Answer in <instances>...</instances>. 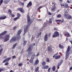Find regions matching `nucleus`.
Returning <instances> with one entry per match:
<instances>
[{"mask_svg": "<svg viewBox=\"0 0 72 72\" xmlns=\"http://www.w3.org/2000/svg\"><path fill=\"white\" fill-rule=\"evenodd\" d=\"M61 20H56V22H61Z\"/></svg>", "mask_w": 72, "mask_h": 72, "instance_id": "obj_42", "label": "nucleus"}, {"mask_svg": "<svg viewBox=\"0 0 72 72\" xmlns=\"http://www.w3.org/2000/svg\"><path fill=\"white\" fill-rule=\"evenodd\" d=\"M18 66H19V67H21V66H22V63L19 64H18Z\"/></svg>", "mask_w": 72, "mask_h": 72, "instance_id": "obj_41", "label": "nucleus"}, {"mask_svg": "<svg viewBox=\"0 0 72 72\" xmlns=\"http://www.w3.org/2000/svg\"><path fill=\"white\" fill-rule=\"evenodd\" d=\"M72 17L70 15H68V16H67L66 19H71Z\"/></svg>", "mask_w": 72, "mask_h": 72, "instance_id": "obj_19", "label": "nucleus"}, {"mask_svg": "<svg viewBox=\"0 0 72 72\" xmlns=\"http://www.w3.org/2000/svg\"><path fill=\"white\" fill-rule=\"evenodd\" d=\"M22 32V29H21L20 30H19L17 32V35H19L21 33V32Z\"/></svg>", "mask_w": 72, "mask_h": 72, "instance_id": "obj_17", "label": "nucleus"}, {"mask_svg": "<svg viewBox=\"0 0 72 72\" xmlns=\"http://www.w3.org/2000/svg\"><path fill=\"white\" fill-rule=\"evenodd\" d=\"M61 6H63L64 8H68V4H61Z\"/></svg>", "mask_w": 72, "mask_h": 72, "instance_id": "obj_8", "label": "nucleus"}, {"mask_svg": "<svg viewBox=\"0 0 72 72\" xmlns=\"http://www.w3.org/2000/svg\"><path fill=\"white\" fill-rule=\"evenodd\" d=\"M3 48H1L0 50V55H1V54H2V52H3Z\"/></svg>", "mask_w": 72, "mask_h": 72, "instance_id": "obj_27", "label": "nucleus"}, {"mask_svg": "<svg viewBox=\"0 0 72 72\" xmlns=\"http://www.w3.org/2000/svg\"><path fill=\"white\" fill-rule=\"evenodd\" d=\"M48 14L49 15H51V13L50 12H48Z\"/></svg>", "mask_w": 72, "mask_h": 72, "instance_id": "obj_58", "label": "nucleus"}, {"mask_svg": "<svg viewBox=\"0 0 72 72\" xmlns=\"http://www.w3.org/2000/svg\"><path fill=\"white\" fill-rule=\"evenodd\" d=\"M72 70V67L69 68V71H71Z\"/></svg>", "mask_w": 72, "mask_h": 72, "instance_id": "obj_55", "label": "nucleus"}, {"mask_svg": "<svg viewBox=\"0 0 72 72\" xmlns=\"http://www.w3.org/2000/svg\"><path fill=\"white\" fill-rule=\"evenodd\" d=\"M37 34H38V36H40V35L41 34V32H40L39 33H38Z\"/></svg>", "mask_w": 72, "mask_h": 72, "instance_id": "obj_46", "label": "nucleus"}, {"mask_svg": "<svg viewBox=\"0 0 72 72\" xmlns=\"http://www.w3.org/2000/svg\"><path fill=\"white\" fill-rule=\"evenodd\" d=\"M28 36H31V35H30V34L28 33Z\"/></svg>", "mask_w": 72, "mask_h": 72, "instance_id": "obj_59", "label": "nucleus"}, {"mask_svg": "<svg viewBox=\"0 0 72 72\" xmlns=\"http://www.w3.org/2000/svg\"><path fill=\"white\" fill-rule=\"evenodd\" d=\"M17 17H18L19 19V17H21V15H20V14H19V13H18L17 14Z\"/></svg>", "mask_w": 72, "mask_h": 72, "instance_id": "obj_31", "label": "nucleus"}, {"mask_svg": "<svg viewBox=\"0 0 72 72\" xmlns=\"http://www.w3.org/2000/svg\"><path fill=\"white\" fill-rule=\"evenodd\" d=\"M18 10L19 11H20L21 12V13H24V10L23 9V8H19L18 9Z\"/></svg>", "mask_w": 72, "mask_h": 72, "instance_id": "obj_11", "label": "nucleus"}, {"mask_svg": "<svg viewBox=\"0 0 72 72\" xmlns=\"http://www.w3.org/2000/svg\"><path fill=\"white\" fill-rule=\"evenodd\" d=\"M4 66H8L9 65V63L8 62H6L4 64Z\"/></svg>", "mask_w": 72, "mask_h": 72, "instance_id": "obj_33", "label": "nucleus"}, {"mask_svg": "<svg viewBox=\"0 0 72 72\" xmlns=\"http://www.w3.org/2000/svg\"><path fill=\"white\" fill-rule=\"evenodd\" d=\"M20 39H21V37H14L10 40V43H13V42H15L17 40H19Z\"/></svg>", "mask_w": 72, "mask_h": 72, "instance_id": "obj_2", "label": "nucleus"}, {"mask_svg": "<svg viewBox=\"0 0 72 72\" xmlns=\"http://www.w3.org/2000/svg\"><path fill=\"white\" fill-rule=\"evenodd\" d=\"M42 64L43 65H45L46 64V62H45V61H43L42 62Z\"/></svg>", "mask_w": 72, "mask_h": 72, "instance_id": "obj_35", "label": "nucleus"}, {"mask_svg": "<svg viewBox=\"0 0 72 72\" xmlns=\"http://www.w3.org/2000/svg\"><path fill=\"white\" fill-rule=\"evenodd\" d=\"M17 28V27L15 26L14 28V30H15Z\"/></svg>", "mask_w": 72, "mask_h": 72, "instance_id": "obj_57", "label": "nucleus"}, {"mask_svg": "<svg viewBox=\"0 0 72 72\" xmlns=\"http://www.w3.org/2000/svg\"><path fill=\"white\" fill-rule=\"evenodd\" d=\"M27 41L26 40H25L24 41V43H23L24 46H25V45H26V44H27Z\"/></svg>", "mask_w": 72, "mask_h": 72, "instance_id": "obj_25", "label": "nucleus"}, {"mask_svg": "<svg viewBox=\"0 0 72 72\" xmlns=\"http://www.w3.org/2000/svg\"><path fill=\"white\" fill-rule=\"evenodd\" d=\"M58 46L59 48H61V49H63V48H64L63 45H61V44H60Z\"/></svg>", "mask_w": 72, "mask_h": 72, "instance_id": "obj_23", "label": "nucleus"}, {"mask_svg": "<svg viewBox=\"0 0 72 72\" xmlns=\"http://www.w3.org/2000/svg\"><path fill=\"white\" fill-rule=\"evenodd\" d=\"M6 58V56H4V57H3V59H5Z\"/></svg>", "mask_w": 72, "mask_h": 72, "instance_id": "obj_53", "label": "nucleus"}, {"mask_svg": "<svg viewBox=\"0 0 72 72\" xmlns=\"http://www.w3.org/2000/svg\"><path fill=\"white\" fill-rule=\"evenodd\" d=\"M68 58V57L67 56H66L65 60H67V59Z\"/></svg>", "mask_w": 72, "mask_h": 72, "instance_id": "obj_50", "label": "nucleus"}, {"mask_svg": "<svg viewBox=\"0 0 72 72\" xmlns=\"http://www.w3.org/2000/svg\"><path fill=\"white\" fill-rule=\"evenodd\" d=\"M70 50V46H68V49L66 51V53L67 54H68V53L69 51Z\"/></svg>", "mask_w": 72, "mask_h": 72, "instance_id": "obj_15", "label": "nucleus"}, {"mask_svg": "<svg viewBox=\"0 0 72 72\" xmlns=\"http://www.w3.org/2000/svg\"><path fill=\"white\" fill-rule=\"evenodd\" d=\"M11 57H8L7 58H6L3 61L2 63H5V62H7L9 61V60H10V59H11Z\"/></svg>", "mask_w": 72, "mask_h": 72, "instance_id": "obj_6", "label": "nucleus"}, {"mask_svg": "<svg viewBox=\"0 0 72 72\" xmlns=\"http://www.w3.org/2000/svg\"><path fill=\"white\" fill-rule=\"evenodd\" d=\"M39 55V52H38V53H37V54L36 55V57H38Z\"/></svg>", "mask_w": 72, "mask_h": 72, "instance_id": "obj_54", "label": "nucleus"}, {"mask_svg": "<svg viewBox=\"0 0 72 72\" xmlns=\"http://www.w3.org/2000/svg\"><path fill=\"white\" fill-rule=\"evenodd\" d=\"M3 35H4V34L3 33L0 34V36H3Z\"/></svg>", "mask_w": 72, "mask_h": 72, "instance_id": "obj_47", "label": "nucleus"}, {"mask_svg": "<svg viewBox=\"0 0 72 72\" xmlns=\"http://www.w3.org/2000/svg\"><path fill=\"white\" fill-rule=\"evenodd\" d=\"M63 60H61V62H60V63H63Z\"/></svg>", "mask_w": 72, "mask_h": 72, "instance_id": "obj_52", "label": "nucleus"}, {"mask_svg": "<svg viewBox=\"0 0 72 72\" xmlns=\"http://www.w3.org/2000/svg\"><path fill=\"white\" fill-rule=\"evenodd\" d=\"M9 1L10 0H4V3L5 4H7Z\"/></svg>", "mask_w": 72, "mask_h": 72, "instance_id": "obj_20", "label": "nucleus"}, {"mask_svg": "<svg viewBox=\"0 0 72 72\" xmlns=\"http://www.w3.org/2000/svg\"><path fill=\"white\" fill-rule=\"evenodd\" d=\"M57 69H59V66H57Z\"/></svg>", "mask_w": 72, "mask_h": 72, "instance_id": "obj_62", "label": "nucleus"}, {"mask_svg": "<svg viewBox=\"0 0 72 72\" xmlns=\"http://www.w3.org/2000/svg\"><path fill=\"white\" fill-rule=\"evenodd\" d=\"M10 72H14V71H13L12 70H11Z\"/></svg>", "mask_w": 72, "mask_h": 72, "instance_id": "obj_63", "label": "nucleus"}, {"mask_svg": "<svg viewBox=\"0 0 72 72\" xmlns=\"http://www.w3.org/2000/svg\"><path fill=\"white\" fill-rule=\"evenodd\" d=\"M7 33V31H4L3 32H2L3 33V34L4 35H5V34H6Z\"/></svg>", "mask_w": 72, "mask_h": 72, "instance_id": "obj_37", "label": "nucleus"}, {"mask_svg": "<svg viewBox=\"0 0 72 72\" xmlns=\"http://www.w3.org/2000/svg\"><path fill=\"white\" fill-rule=\"evenodd\" d=\"M50 69H51V68H49L48 69V72H50Z\"/></svg>", "mask_w": 72, "mask_h": 72, "instance_id": "obj_51", "label": "nucleus"}, {"mask_svg": "<svg viewBox=\"0 0 72 72\" xmlns=\"http://www.w3.org/2000/svg\"><path fill=\"white\" fill-rule=\"evenodd\" d=\"M39 67H37L36 68L35 70V71L36 72H37V71H39Z\"/></svg>", "mask_w": 72, "mask_h": 72, "instance_id": "obj_32", "label": "nucleus"}, {"mask_svg": "<svg viewBox=\"0 0 72 72\" xmlns=\"http://www.w3.org/2000/svg\"><path fill=\"white\" fill-rule=\"evenodd\" d=\"M47 50H48V51L50 53V52H52L53 49H52V48H51V47L48 46L47 48Z\"/></svg>", "mask_w": 72, "mask_h": 72, "instance_id": "obj_7", "label": "nucleus"}, {"mask_svg": "<svg viewBox=\"0 0 72 72\" xmlns=\"http://www.w3.org/2000/svg\"><path fill=\"white\" fill-rule=\"evenodd\" d=\"M8 12L10 13V14H12V12H11V10H8Z\"/></svg>", "mask_w": 72, "mask_h": 72, "instance_id": "obj_43", "label": "nucleus"}, {"mask_svg": "<svg viewBox=\"0 0 72 72\" xmlns=\"http://www.w3.org/2000/svg\"><path fill=\"white\" fill-rule=\"evenodd\" d=\"M62 64V63H61L59 62L58 63V64L57 66H58V67H59V66H60V65Z\"/></svg>", "mask_w": 72, "mask_h": 72, "instance_id": "obj_30", "label": "nucleus"}, {"mask_svg": "<svg viewBox=\"0 0 72 72\" xmlns=\"http://www.w3.org/2000/svg\"><path fill=\"white\" fill-rule=\"evenodd\" d=\"M30 69H31V70H33V68L32 66H31L30 67Z\"/></svg>", "mask_w": 72, "mask_h": 72, "instance_id": "obj_48", "label": "nucleus"}, {"mask_svg": "<svg viewBox=\"0 0 72 72\" xmlns=\"http://www.w3.org/2000/svg\"><path fill=\"white\" fill-rule=\"evenodd\" d=\"M34 57H35V55L34 54L32 55V57H31L30 60H29V62L33 64V59H34Z\"/></svg>", "mask_w": 72, "mask_h": 72, "instance_id": "obj_4", "label": "nucleus"}, {"mask_svg": "<svg viewBox=\"0 0 72 72\" xmlns=\"http://www.w3.org/2000/svg\"><path fill=\"white\" fill-rule=\"evenodd\" d=\"M64 19H62V22H64Z\"/></svg>", "mask_w": 72, "mask_h": 72, "instance_id": "obj_60", "label": "nucleus"}, {"mask_svg": "<svg viewBox=\"0 0 72 72\" xmlns=\"http://www.w3.org/2000/svg\"><path fill=\"white\" fill-rule=\"evenodd\" d=\"M55 5H54L53 6H52V8H51V10L53 12H54V11H55Z\"/></svg>", "mask_w": 72, "mask_h": 72, "instance_id": "obj_16", "label": "nucleus"}, {"mask_svg": "<svg viewBox=\"0 0 72 72\" xmlns=\"http://www.w3.org/2000/svg\"><path fill=\"white\" fill-rule=\"evenodd\" d=\"M54 29L55 30H57V28H54Z\"/></svg>", "mask_w": 72, "mask_h": 72, "instance_id": "obj_64", "label": "nucleus"}, {"mask_svg": "<svg viewBox=\"0 0 72 72\" xmlns=\"http://www.w3.org/2000/svg\"><path fill=\"white\" fill-rule=\"evenodd\" d=\"M6 16L4 15L0 17V19L1 20L2 19H6Z\"/></svg>", "mask_w": 72, "mask_h": 72, "instance_id": "obj_12", "label": "nucleus"}, {"mask_svg": "<svg viewBox=\"0 0 72 72\" xmlns=\"http://www.w3.org/2000/svg\"><path fill=\"white\" fill-rule=\"evenodd\" d=\"M3 0H1L0 1V5H1L2 4H3Z\"/></svg>", "mask_w": 72, "mask_h": 72, "instance_id": "obj_39", "label": "nucleus"}, {"mask_svg": "<svg viewBox=\"0 0 72 72\" xmlns=\"http://www.w3.org/2000/svg\"><path fill=\"white\" fill-rule=\"evenodd\" d=\"M53 18L52 17L50 18L49 21V23H51V24L53 22H52V21H53Z\"/></svg>", "mask_w": 72, "mask_h": 72, "instance_id": "obj_18", "label": "nucleus"}, {"mask_svg": "<svg viewBox=\"0 0 72 72\" xmlns=\"http://www.w3.org/2000/svg\"><path fill=\"white\" fill-rule=\"evenodd\" d=\"M9 40V36H5L4 38V42H6L8 40Z\"/></svg>", "mask_w": 72, "mask_h": 72, "instance_id": "obj_5", "label": "nucleus"}, {"mask_svg": "<svg viewBox=\"0 0 72 72\" xmlns=\"http://www.w3.org/2000/svg\"><path fill=\"white\" fill-rule=\"evenodd\" d=\"M27 51H28V52H31V51H32V48L31 47V46L29 47Z\"/></svg>", "mask_w": 72, "mask_h": 72, "instance_id": "obj_13", "label": "nucleus"}, {"mask_svg": "<svg viewBox=\"0 0 72 72\" xmlns=\"http://www.w3.org/2000/svg\"><path fill=\"white\" fill-rule=\"evenodd\" d=\"M58 53H57L55 54L53 56V58H55V59H59L61 57L60 55H58Z\"/></svg>", "mask_w": 72, "mask_h": 72, "instance_id": "obj_3", "label": "nucleus"}, {"mask_svg": "<svg viewBox=\"0 0 72 72\" xmlns=\"http://www.w3.org/2000/svg\"><path fill=\"white\" fill-rule=\"evenodd\" d=\"M31 5H32V3H31V2H30L27 5V7L29 8L30 6H31Z\"/></svg>", "mask_w": 72, "mask_h": 72, "instance_id": "obj_21", "label": "nucleus"}, {"mask_svg": "<svg viewBox=\"0 0 72 72\" xmlns=\"http://www.w3.org/2000/svg\"><path fill=\"white\" fill-rule=\"evenodd\" d=\"M5 71V68H3V69L0 68V72H1V71Z\"/></svg>", "mask_w": 72, "mask_h": 72, "instance_id": "obj_26", "label": "nucleus"}, {"mask_svg": "<svg viewBox=\"0 0 72 72\" xmlns=\"http://www.w3.org/2000/svg\"><path fill=\"white\" fill-rule=\"evenodd\" d=\"M19 19V17H17L14 18V21H16V20H17V19Z\"/></svg>", "mask_w": 72, "mask_h": 72, "instance_id": "obj_36", "label": "nucleus"}, {"mask_svg": "<svg viewBox=\"0 0 72 72\" xmlns=\"http://www.w3.org/2000/svg\"><path fill=\"white\" fill-rule=\"evenodd\" d=\"M64 17H65V18H66L67 19V17L68 16V15H67L66 14H64Z\"/></svg>", "mask_w": 72, "mask_h": 72, "instance_id": "obj_29", "label": "nucleus"}, {"mask_svg": "<svg viewBox=\"0 0 72 72\" xmlns=\"http://www.w3.org/2000/svg\"><path fill=\"white\" fill-rule=\"evenodd\" d=\"M17 43H16L14 45H13V47L12 48V49H14L15 48V47L17 46Z\"/></svg>", "mask_w": 72, "mask_h": 72, "instance_id": "obj_24", "label": "nucleus"}, {"mask_svg": "<svg viewBox=\"0 0 72 72\" xmlns=\"http://www.w3.org/2000/svg\"><path fill=\"white\" fill-rule=\"evenodd\" d=\"M12 57L13 58V59H14V58H15V56H12Z\"/></svg>", "mask_w": 72, "mask_h": 72, "instance_id": "obj_56", "label": "nucleus"}, {"mask_svg": "<svg viewBox=\"0 0 72 72\" xmlns=\"http://www.w3.org/2000/svg\"><path fill=\"white\" fill-rule=\"evenodd\" d=\"M39 63V60H35V63H34V65H37Z\"/></svg>", "mask_w": 72, "mask_h": 72, "instance_id": "obj_14", "label": "nucleus"}, {"mask_svg": "<svg viewBox=\"0 0 72 72\" xmlns=\"http://www.w3.org/2000/svg\"><path fill=\"white\" fill-rule=\"evenodd\" d=\"M61 15L60 14H59L57 15V18H60L61 17Z\"/></svg>", "mask_w": 72, "mask_h": 72, "instance_id": "obj_38", "label": "nucleus"}, {"mask_svg": "<svg viewBox=\"0 0 72 72\" xmlns=\"http://www.w3.org/2000/svg\"><path fill=\"white\" fill-rule=\"evenodd\" d=\"M42 8V6H40V7H39L37 9V10H40V9H41V8Z\"/></svg>", "mask_w": 72, "mask_h": 72, "instance_id": "obj_45", "label": "nucleus"}, {"mask_svg": "<svg viewBox=\"0 0 72 72\" xmlns=\"http://www.w3.org/2000/svg\"><path fill=\"white\" fill-rule=\"evenodd\" d=\"M66 35L67 36H71L70 35V34H69V33L67 32L66 33Z\"/></svg>", "mask_w": 72, "mask_h": 72, "instance_id": "obj_40", "label": "nucleus"}, {"mask_svg": "<svg viewBox=\"0 0 72 72\" xmlns=\"http://www.w3.org/2000/svg\"><path fill=\"white\" fill-rule=\"evenodd\" d=\"M49 68V66L43 65L42 66V69H48Z\"/></svg>", "mask_w": 72, "mask_h": 72, "instance_id": "obj_10", "label": "nucleus"}, {"mask_svg": "<svg viewBox=\"0 0 72 72\" xmlns=\"http://www.w3.org/2000/svg\"><path fill=\"white\" fill-rule=\"evenodd\" d=\"M46 61L47 62H50V60H49V58H46Z\"/></svg>", "mask_w": 72, "mask_h": 72, "instance_id": "obj_34", "label": "nucleus"}, {"mask_svg": "<svg viewBox=\"0 0 72 72\" xmlns=\"http://www.w3.org/2000/svg\"><path fill=\"white\" fill-rule=\"evenodd\" d=\"M52 69L53 71H55V66H54L52 68Z\"/></svg>", "mask_w": 72, "mask_h": 72, "instance_id": "obj_28", "label": "nucleus"}, {"mask_svg": "<svg viewBox=\"0 0 72 72\" xmlns=\"http://www.w3.org/2000/svg\"><path fill=\"white\" fill-rule=\"evenodd\" d=\"M50 35H51V33H49L48 34V36H50Z\"/></svg>", "mask_w": 72, "mask_h": 72, "instance_id": "obj_61", "label": "nucleus"}, {"mask_svg": "<svg viewBox=\"0 0 72 72\" xmlns=\"http://www.w3.org/2000/svg\"><path fill=\"white\" fill-rule=\"evenodd\" d=\"M66 2L67 3H71V2L69 1V0H68Z\"/></svg>", "mask_w": 72, "mask_h": 72, "instance_id": "obj_49", "label": "nucleus"}, {"mask_svg": "<svg viewBox=\"0 0 72 72\" xmlns=\"http://www.w3.org/2000/svg\"><path fill=\"white\" fill-rule=\"evenodd\" d=\"M59 33L57 32H55L54 34L52 36H59Z\"/></svg>", "mask_w": 72, "mask_h": 72, "instance_id": "obj_9", "label": "nucleus"}, {"mask_svg": "<svg viewBox=\"0 0 72 72\" xmlns=\"http://www.w3.org/2000/svg\"><path fill=\"white\" fill-rule=\"evenodd\" d=\"M48 36H45L44 37V40L46 41H48Z\"/></svg>", "mask_w": 72, "mask_h": 72, "instance_id": "obj_22", "label": "nucleus"}, {"mask_svg": "<svg viewBox=\"0 0 72 72\" xmlns=\"http://www.w3.org/2000/svg\"><path fill=\"white\" fill-rule=\"evenodd\" d=\"M27 21H28V25H25L24 27V35L25 34H26V33L27 32V29L28 28V27L29 26L30 24L32 22L30 21V16L28 15H27Z\"/></svg>", "mask_w": 72, "mask_h": 72, "instance_id": "obj_1", "label": "nucleus"}, {"mask_svg": "<svg viewBox=\"0 0 72 72\" xmlns=\"http://www.w3.org/2000/svg\"><path fill=\"white\" fill-rule=\"evenodd\" d=\"M10 15H11V16H12V17H14V16H15L13 14H10Z\"/></svg>", "mask_w": 72, "mask_h": 72, "instance_id": "obj_44", "label": "nucleus"}]
</instances>
